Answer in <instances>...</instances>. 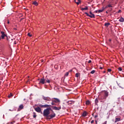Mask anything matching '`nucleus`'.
Returning a JSON list of instances; mask_svg holds the SVG:
<instances>
[{
	"instance_id": "nucleus-1",
	"label": "nucleus",
	"mask_w": 124,
	"mask_h": 124,
	"mask_svg": "<svg viewBox=\"0 0 124 124\" xmlns=\"http://www.w3.org/2000/svg\"><path fill=\"white\" fill-rule=\"evenodd\" d=\"M44 117H46V120H51L56 117V113L51 108H47L44 110Z\"/></svg>"
},
{
	"instance_id": "nucleus-2",
	"label": "nucleus",
	"mask_w": 124,
	"mask_h": 124,
	"mask_svg": "<svg viewBox=\"0 0 124 124\" xmlns=\"http://www.w3.org/2000/svg\"><path fill=\"white\" fill-rule=\"evenodd\" d=\"M108 95H109V93L107 91H103L100 94V99L102 100L106 99L108 97Z\"/></svg>"
},
{
	"instance_id": "nucleus-3",
	"label": "nucleus",
	"mask_w": 124,
	"mask_h": 124,
	"mask_svg": "<svg viewBox=\"0 0 124 124\" xmlns=\"http://www.w3.org/2000/svg\"><path fill=\"white\" fill-rule=\"evenodd\" d=\"M51 105H56V103H60L61 101L57 98H53L51 99Z\"/></svg>"
},
{
	"instance_id": "nucleus-4",
	"label": "nucleus",
	"mask_w": 124,
	"mask_h": 124,
	"mask_svg": "<svg viewBox=\"0 0 124 124\" xmlns=\"http://www.w3.org/2000/svg\"><path fill=\"white\" fill-rule=\"evenodd\" d=\"M40 107L42 108H51V105H40Z\"/></svg>"
},
{
	"instance_id": "nucleus-5",
	"label": "nucleus",
	"mask_w": 124,
	"mask_h": 124,
	"mask_svg": "<svg viewBox=\"0 0 124 124\" xmlns=\"http://www.w3.org/2000/svg\"><path fill=\"white\" fill-rule=\"evenodd\" d=\"M45 83H46V82H45V79H44V78H43L40 79L39 84H42L43 85H44Z\"/></svg>"
},
{
	"instance_id": "nucleus-6",
	"label": "nucleus",
	"mask_w": 124,
	"mask_h": 124,
	"mask_svg": "<svg viewBox=\"0 0 124 124\" xmlns=\"http://www.w3.org/2000/svg\"><path fill=\"white\" fill-rule=\"evenodd\" d=\"M43 99H44V100H46V101H51V98L49 97L43 96Z\"/></svg>"
},
{
	"instance_id": "nucleus-7",
	"label": "nucleus",
	"mask_w": 124,
	"mask_h": 124,
	"mask_svg": "<svg viewBox=\"0 0 124 124\" xmlns=\"http://www.w3.org/2000/svg\"><path fill=\"white\" fill-rule=\"evenodd\" d=\"M1 39H4V37H5V36H6V33H5V32H3V31H1Z\"/></svg>"
},
{
	"instance_id": "nucleus-8",
	"label": "nucleus",
	"mask_w": 124,
	"mask_h": 124,
	"mask_svg": "<svg viewBox=\"0 0 124 124\" xmlns=\"http://www.w3.org/2000/svg\"><path fill=\"white\" fill-rule=\"evenodd\" d=\"M34 110L38 113H41V108L39 107L35 108Z\"/></svg>"
},
{
	"instance_id": "nucleus-9",
	"label": "nucleus",
	"mask_w": 124,
	"mask_h": 124,
	"mask_svg": "<svg viewBox=\"0 0 124 124\" xmlns=\"http://www.w3.org/2000/svg\"><path fill=\"white\" fill-rule=\"evenodd\" d=\"M24 108V105H20L18 108L17 109V111H21V110H22V109Z\"/></svg>"
},
{
	"instance_id": "nucleus-10",
	"label": "nucleus",
	"mask_w": 124,
	"mask_h": 124,
	"mask_svg": "<svg viewBox=\"0 0 124 124\" xmlns=\"http://www.w3.org/2000/svg\"><path fill=\"white\" fill-rule=\"evenodd\" d=\"M53 109L54 110H61V107H54Z\"/></svg>"
},
{
	"instance_id": "nucleus-11",
	"label": "nucleus",
	"mask_w": 124,
	"mask_h": 124,
	"mask_svg": "<svg viewBox=\"0 0 124 124\" xmlns=\"http://www.w3.org/2000/svg\"><path fill=\"white\" fill-rule=\"evenodd\" d=\"M88 9L89 8L88 6H86L85 8H81V10H82V11H85V10H88Z\"/></svg>"
},
{
	"instance_id": "nucleus-12",
	"label": "nucleus",
	"mask_w": 124,
	"mask_h": 124,
	"mask_svg": "<svg viewBox=\"0 0 124 124\" xmlns=\"http://www.w3.org/2000/svg\"><path fill=\"white\" fill-rule=\"evenodd\" d=\"M75 0V2L77 3V4L79 5V3H81V0Z\"/></svg>"
},
{
	"instance_id": "nucleus-13",
	"label": "nucleus",
	"mask_w": 124,
	"mask_h": 124,
	"mask_svg": "<svg viewBox=\"0 0 124 124\" xmlns=\"http://www.w3.org/2000/svg\"><path fill=\"white\" fill-rule=\"evenodd\" d=\"M121 121V118H116L115 123H118V122H120Z\"/></svg>"
},
{
	"instance_id": "nucleus-14",
	"label": "nucleus",
	"mask_w": 124,
	"mask_h": 124,
	"mask_svg": "<svg viewBox=\"0 0 124 124\" xmlns=\"http://www.w3.org/2000/svg\"><path fill=\"white\" fill-rule=\"evenodd\" d=\"M119 22H121V23H123L124 22V18H123V17H120L119 19Z\"/></svg>"
},
{
	"instance_id": "nucleus-15",
	"label": "nucleus",
	"mask_w": 124,
	"mask_h": 124,
	"mask_svg": "<svg viewBox=\"0 0 124 124\" xmlns=\"http://www.w3.org/2000/svg\"><path fill=\"white\" fill-rule=\"evenodd\" d=\"M32 4H34V5H35V6H37L38 5V3L36 2V1H34L32 2Z\"/></svg>"
},
{
	"instance_id": "nucleus-16",
	"label": "nucleus",
	"mask_w": 124,
	"mask_h": 124,
	"mask_svg": "<svg viewBox=\"0 0 124 124\" xmlns=\"http://www.w3.org/2000/svg\"><path fill=\"white\" fill-rule=\"evenodd\" d=\"M90 18H95L94 14H92V15L89 16Z\"/></svg>"
},
{
	"instance_id": "nucleus-17",
	"label": "nucleus",
	"mask_w": 124,
	"mask_h": 124,
	"mask_svg": "<svg viewBox=\"0 0 124 124\" xmlns=\"http://www.w3.org/2000/svg\"><path fill=\"white\" fill-rule=\"evenodd\" d=\"M91 104V102L89 100H87L86 101V105H90Z\"/></svg>"
},
{
	"instance_id": "nucleus-18",
	"label": "nucleus",
	"mask_w": 124,
	"mask_h": 124,
	"mask_svg": "<svg viewBox=\"0 0 124 124\" xmlns=\"http://www.w3.org/2000/svg\"><path fill=\"white\" fill-rule=\"evenodd\" d=\"M104 11V8H103V9L102 10H98V13H101V12H103Z\"/></svg>"
},
{
	"instance_id": "nucleus-19",
	"label": "nucleus",
	"mask_w": 124,
	"mask_h": 124,
	"mask_svg": "<svg viewBox=\"0 0 124 124\" xmlns=\"http://www.w3.org/2000/svg\"><path fill=\"white\" fill-rule=\"evenodd\" d=\"M83 117H86L87 116V112L86 111H84L82 114Z\"/></svg>"
},
{
	"instance_id": "nucleus-20",
	"label": "nucleus",
	"mask_w": 124,
	"mask_h": 124,
	"mask_svg": "<svg viewBox=\"0 0 124 124\" xmlns=\"http://www.w3.org/2000/svg\"><path fill=\"white\" fill-rule=\"evenodd\" d=\"M80 76V73H77L76 74V77H77V78H78V77H79Z\"/></svg>"
},
{
	"instance_id": "nucleus-21",
	"label": "nucleus",
	"mask_w": 124,
	"mask_h": 124,
	"mask_svg": "<svg viewBox=\"0 0 124 124\" xmlns=\"http://www.w3.org/2000/svg\"><path fill=\"white\" fill-rule=\"evenodd\" d=\"M105 26L106 27H108V26H110V23H106L105 24Z\"/></svg>"
},
{
	"instance_id": "nucleus-22",
	"label": "nucleus",
	"mask_w": 124,
	"mask_h": 124,
	"mask_svg": "<svg viewBox=\"0 0 124 124\" xmlns=\"http://www.w3.org/2000/svg\"><path fill=\"white\" fill-rule=\"evenodd\" d=\"M108 7H113L112 6V5L111 4H108V6H106V8H108Z\"/></svg>"
},
{
	"instance_id": "nucleus-23",
	"label": "nucleus",
	"mask_w": 124,
	"mask_h": 124,
	"mask_svg": "<svg viewBox=\"0 0 124 124\" xmlns=\"http://www.w3.org/2000/svg\"><path fill=\"white\" fill-rule=\"evenodd\" d=\"M12 96H13V94H12V93H11L8 95V97H9V98H10V97H12Z\"/></svg>"
},
{
	"instance_id": "nucleus-24",
	"label": "nucleus",
	"mask_w": 124,
	"mask_h": 124,
	"mask_svg": "<svg viewBox=\"0 0 124 124\" xmlns=\"http://www.w3.org/2000/svg\"><path fill=\"white\" fill-rule=\"evenodd\" d=\"M33 118H36V113L35 112H33Z\"/></svg>"
},
{
	"instance_id": "nucleus-25",
	"label": "nucleus",
	"mask_w": 124,
	"mask_h": 124,
	"mask_svg": "<svg viewBox=\"0 0 124 124\" xmlns=\"http://www.w3.org/2000/svg\"><path fill=\"white\" fill-rule=\"evenodd\" d=\"M28 36H30V37H31V36H32V34H31V33H28Z\"/></svg>"
},
{
	"instance_id": "nucleus-26",
	"label": "nucleus",
	"mask_w": 124,
	"mask_h": 124,
	"mask_svg": "<svg viewBox=\"0 0 124 124\" xmlns=\"http://www.w3.org/2000/svg\"><path fill=\"white\" fill-rule=\"evenodd\" d=\"M69 72H66V73L65 74L64 76H66V77H67V76H68V75H69Z\"/></svg>"
},
{
	"instance_id": "nucleus-27",
	"label": "nucleus",
	"mask_w": 124,
	"mask_h": 124,
	"mask_svg": "<svg viewBox=\"0 0 124 124\" xmlns=\"http://www.w3.org/2000/svg\"><path fill=\"white\" fill-rule=\"evenodd\" d=\"M46 81L47 82V83H50V80H49L48 78L46 79Z\"/></svg>"
},
{
	"instance_id": "nucleus-28",
	"label": "nucleus",
	"mask_w": 124,
	"mask_h": 124,
	"mask_svg": "<svg viewBox=\"0 0 124 124\" xmlns=\"http://www.w3.org/2000/svg\"><path fill=\"white\" fill-rule=\"evenodd\" d=\"M95 71L93 70L91 72V74H94V73H95Z\"/></svg>"
},
{
	"instance_id": "nucleus-29",
	"label": "nucleus",
	"mask_w": 124,
	"mask_h": 124,
	"mask_svg": "<svg viewBox=\"0 0 124 124\" xmlns=\"http://www.w3.org/2000/svg\"><path fill=\"white\" fill-rule=\"evenodd\" d=\"M108 72H111L112 71V69H108Z\"/></svg>"
},
{
	"instance_id": "nucleus-30",
	"label": "nucleus",
	"mask_w": 124,
	"mask_h": 124,
	"mask_svg": "<svg viewBox=\"0 0 124 124\" xmlns=\"http://www.w3.org/2000/svg\"><path fill=\"white\" fill-rule=\"evenodd\" d=\"M95 103H98V99H96L95 100Z\"/></svg>"
},
{
	"instance_id": "nucleus-31",
	"label": "nucleus",
	"mask_w": 124,
	"mask_h": 124,
	"mask_svg": "<svg viewBox=\"0 0 124 124\" xmlns=\"http://www.w3.org/2000/svg\"><path fill=\"white\" fill-rule=\"evenodd\" d=\"M118 70H119V71H122V68L119 67V68H118Z\"/></svg>"
},
{
	"instance_id": "nucleus-32",
	"label": "nucleus",
	"mask_w": 124,
	"mask_h": 124,
	"mask_svg": "<svg viewBox=\"0 0 124 124\" xmlns=\"http://www.w3.org/2000/svg\"><path fill=\"white\" fill-rule=\"evenodd\" d=\"M85 14H86V15H87L88 17L90 16V15L88 13H85Z\"/></svg>"
},
{
	"instance_id": "nucleus-33",
	"label": "nucleus",
	"mask_w": 124,
	"mask_h": 124,
	"mask_svg": "<svg viewBox=\"0 0 124 124\" xmlns=\"http://www.w3.org/2000/svg\"><path fill=\"white\" fill-rule=\"evenodd\" d=\"M69 104H72V101H69Z\"/></svg>"
},
{
	"instance_id": "nucleus-34",
	"label": "nucleus",
	"mask_w": 124,
	"mask_h": 124,
	"mask_svg": "<svg viewBox=\"0 0 124 124\" xmlns=\"http://www.w3.org/2000/svg\"><path fill=\"white\" fill-rule=\"evenodd\" d=\"M91 62H92V61L89 60V61H88V63H91Z\"/></svg>"
},
{
	"instance_id": "nucleus-35",
	"label": "nucleus",
	"mask_w": 124,
	"mask_h": 124,
	"mask_svg": "<svg viewBox=\"0 0 124 124\" xmlns=\"http://www.w3.org/2000/svg\"><path fill=\"white\" fill-rule=\"evenodd\" d=\"M97 12H98V10L95 11V13H97Z\"/></svg>"
},
{
	"instance_id": "nucleus-36",
	"label": "nucleus",
	"mask_w": 124,
	"mask_h": 124,
	"mask_svg": "<svg viewBox=\"0 0 124 124\" xmlns=\"http://www.w3.org/2000/svg\"><path fill=\"white\" fill-rule=\"evenodd\" d=\"M94 121H93V120H92V121H91V124H93V122H94Z\"/></svg>"
},
{
	"instance_id": "nucleus-37",
	"label": "nucleus",
	"mask_w": 124,
	"mask_h": 124,
	"mask_svg": "<svg viewBox=\"0 0 124 124\" xmlns=\"http://www.w3.org/2000/svg\"><path fill=\"white\" fill-rule=\"evenodd\" d=\"M14 123H15V122L14 121V122H11L10 124H13Z\"/></svg>"
},
{
	"instance_id": "nucleus-38",
	"label": "nucleus",
	"mask_w": 124,
	"mask_h": 124,
	"mask_svg": "<svg viewBox=\"0 0 124 124\" xmlns=\"http://www.w3.org/2000/svg\"><path fill=\"white\" fill-rule=\"evenodd\" d=\"M14 123H15V122L14 121V122H11L10 124H13Z\"/></svg>"
},
{
	"instance_id": "nucleus-39",
	"label": "nucleus",
	"mask_w": 124,
	"mask_h": 124,
	"mask_svg": "<svg viewBox=\"0 0 124 124\" xmlns=\"http://www.w3.org/2000/svg\"><path fill=\"white\" fill-rule=\"evenodd\" d=\"M90 14L91 15H92V14H93V13H92V12H91V11H90Z\"/></svg>"
},
{
	"instance_id": "nucleus-40",
	"label": "nucleus",
	"mask_w": 124,
	"mask_h": 124,
	"mask_svg": "<svg viewBox=\"0 0 124 124\" xmlns=\"http://www.w3.org/2000/svg\"><path fill=\"white\" fill-rule=\"evenodd\" d=\"M100 69H103V68L102 67H100Z\"/></svg>"
},
{
	"instance_id": "nucleus-41",
	"label": "nucleus",
	"mask_w": 124,
	"mask_h": 124,
	"mask_svg": "<svg viewBox=\"0 0 124 124\" xmlns=\"http://www.w3.org/2000/svg\"><path fill=\"white\" fill-rule=\"evenodd\" d=\"M68 72H72V70H70Z\"/></svg>"
},
{
	"instance_id": "nucleus-42",
	"label": "nucleus",
	"mask_w": 124,
	"mask_h": 124,
	"mask_svg": "<svg viewBox=\"0 0 124 124\" xmlns=\"http://www.w3.org/2000/svg\"><path fill=\"white\" fill-rule=\"evenodd\" d=\"M108 41L111 42V39H109L108 40Z\"/></svg>"
},
{
	"instance_id": "nucleus-43",
	"label": "nucleus",
	"mask_w": 124,
	"mask_h": 124,
	"mask_svg": "<svg viewBox=\"0 0 124 124\" xmlns=\"http://www.w3.org/2000/svg\"><path fill=\"white\" fill-rule=\"evenodd\" d=\"M95 118H97V115H95Z\"/></svg>"
},
{
	"instance_id": "nucleus-44",
	"label": "nucleus",
	"mask_w": 124,
	"mask_h": 124,
	"mask_svg": "<svg viewBox=\"0 0 124 124\" xmlns=\"http://www.w3.org/2000/svg\"><path fill=\"white\" fill-rule=\"evenodd\" d=\"M7 24H9V20L7 22Z\"/></svg>"
},
{
	"instance_id": "nucleus-45",
	"label": "nucleus",
	"mask_w": 124,
	"mask_h": 124,
	"mask_svg": "<svg viewBox=\"0 0 124 124\" xmlns=\"http://www.w3.org/2000/svg\"><path fill=\"white\" fill-rule=\"evenodd\" d=\"M1 40V37H0V40Z\"/></svg>"
},
{
	"instance_id": "nucleus-46",
	"label": "nucleus",
	"mask_w": 124,
	"mask_h": 124,
	"mask_svg": "<svg viewBox=\"0 0 124 124\" xmlns=\"http://www.w3.org/2000/svg\"><path fill=\"white\" fill-rule=\"evenodd\" d=\"M119 12H121V10H120L119 11Z\"/></svg>"
},
{
	"instance_id": "nucleus-47",
	"label": "nucleus",
	"mask_w": 124,
	"mask_h": 124,
	"mask_svg": "<svg viewBox=\"0 0 124 124\" xmlns=\"http://www.w3.org/2000/svg\"><path fill=\"white\" fill-rule=\"evenodd\" d=\"M105 72H106L105 71H104V73H105Z\"/></svg>"
}]
</instances>
